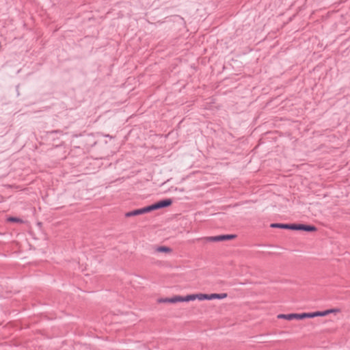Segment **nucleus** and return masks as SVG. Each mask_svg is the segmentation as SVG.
<instances>
[{
	"mask_svg": "<svg viewBox=\"0 0 350 350\" xmlns=\"http://www.w3.org/2000/svg\"><path fill=\"white\" fill-rule=\"evenodd\" d=\"M305 318H313L312 312L296 314V319H304Z\"/></svg>",
	"mask_w": 350,
	"mask_h": 350,
	"instance_id": "10",
	"label": "nucleus"
},
{
	"mask_svg": "<svg viewBox=\"0 0 350 350\" xmlns=\"http://www.w3.org/2000/svg\"><path fill=\"white\" fill-rule=\"evenodd\" d=\"M271 228H282V229H289L291 224H280V223H273L270 225Z\"/></svg>",
	"mask_w": 350,
	"mask_h": 350,
	"instance_id": "8",
	"label": "nucleus"
},
{
	"mask_svg": "<svg viewBox=\"0 0 350 350\" xmlns=\"http://www.w3.org/2000/svg\"><path fill=\"white\" fill-rule=\"evenodd\" d=\"M200 294L201 293H200V294H191V295H187L186 296H180V295H179V302L194 301L196 299H198L199 300H203V299L200 296Z\"/></svg>",
	"mask_w": 350,
	"mask_h": 350,
	"instance_id": "6",
	"label": "nucleus"
},
{
	"mask_svg": "<svg viewBox=\"0 0 350 350\" xmlns=\"http://www.w3.org/2000/svg\"><path fill=\"white\" fill-rule=\"evenodd\" d=\"M159 303H171L175 304L179 302V295H176L172 297L160 298L158 299Z\"/></svg>",
	"mask_w": 350,
	"mask_h": 350,
	"instance_id": "7",
	"label": "nucleus"
},
{
	"mask_svg": "<svg viewBox=\"0 0 350 350\" xmlns=\"http://www.w3.org/2000/svg\"><path fill=\"white\" fill-rule=\"evenodd\" d=\"M200 296L202 297L203 300H204V299L211 300L213 299H222L227 297V294L226 293H212L210 295L200 294Z\"/></svg>",
	"mask_w": 350,
	"mask_h": 350,
	"instance_id": "4",
	"label": "nucleus"
},
{
	"mask_svg": "<svg viewBox=\"0 0 350 350\" xmlns=\"http://www.w3.org/2000/svg\"><path fill=\"white\" fill-rule=\"evenodd\" d=\"M290 230L314 232L317 230V228L312 225L291 224Z\"/></svg>",
	"mask_w": 350,
	"mask_h": 350,
	"instance_id": "1",
	"label": "nucleus"
},
{
	"mask_svg": "<svg viewBox=\"0 0 350 350\" xmlns=\"http://www.w3.org/2000/svg\"><path fill=\"white\" fill-rule=\"evenodd\" d=\"M150 211H152L150 207V205H149V206H145L142 208L135 209L132 211L127 212L125 213V217H132V216H136V215L146 213H148Z\"/></svg>",
	"mask_w": 350,
	"mask_h": 350,
	"instance_id": "3",
	"label": "nucleus"
},
{
	"mask_svg": "<svg viewBox=\"0 0 350 350\" xmlns=\"http://www.w3.org/2000/svg\"><path fill=\"white\" fill-rule=\"evenodd\" d=\"M156 251L159 252H170L172 249L167 246H159L156 249Z\"/></svg>",
	"mask_w": 350,
	"mask_h": 350,
	"instance_id": "11",
	"label": "nucleus"
},
{
	"mask_svg": "<svg viewBox=\"0 0 350 350\" xmlns=\"http://www.w3.org/2000/svg\"><path fill=\"white\" fill-rule=\"evenodd\" d=\"M313 318L317 317H324L328 314V312L326 310L324 311H317L312 312Z\"/></svg>",
	"mask_w": 350,
	"mask_h": 350,
	"instance_id": "12",
	"label": "nucleus"
},
{
	"mask_svg": "<svg viewBox=\"0 0 350 350\" xmlns=\"http://www.w3.org/2000/svg\"><path fill=\"white\" fill-rule=\"evenodd\" d=\"M278 319H284L291 321V320L296 319V313H291V314H280L278 315Z\"/></svg>",
	"mask_w": 350,
	"mask_h": 350,
	"instance_id": "9",
	"label": "nucleus"
},
{
	"mask_svg": "<svg viewBox=\"0 0 350 350\" xmlns=\"http://www.w3.org/2000/svg\"><path fill=\"white\" fill-rule=\"evenodd\" d=\"M172 204V200L170 198L164 199L150 205L152 211L163 208L170 206Z\"/></svg>",
	"mask_w": 350,
	"mask_h": 350,
	"instance_id": "2",
	"label": "nucleus"
},
{
	"mask_svg": "<svg viewBox=\"0 0 350 350\" xmlns=\"http://www.w3.org/2000/svg\"><path fill=\"white\" fill-rule=\"evenodd\" d=\"M8 221H13V222H21L22 221V220L21 219H19L18 217H9Z\"/></svg>",
	"mask_w": 350,
	"mask_h": 350,
	"instance_id": "13",
	"label": "nucleus"
},
{
	"mask_svg": "<svg viewBox=\"0 0 350 350\" xmlns=\"http://www.w3.org/2000/svg\"><path fill=\"white\" fill-rule=\"evenodd\" d=\"M107 137H111L109 135H106Z\"/></svg>",
	"mask_w": 350,
	"mask_h": 350,
	"instance_id": "15",
	"label": "nucleus"
},
{
	"mask_svg": "<svg viewBox=\"0 0 350 350\" xmlns=\"http://www.w3.org/2000/svg\"><path fill=\"white\" fill-rule=\"evenodd\" d=\"M237 236L235 234H221L215 237H208V240L211 241H223L230 240L235 238Z\"/></svg>",
	"mask_w": 350,
	"mask_h": 350,
	"instance_id": "5",
	"label": "nucleus"
},
{
	"mask_svg": "<svg viewBox=\"0 0 350 350\" xmlns=\"http://www.w3.org/2000/svg\"><path fill=\"white\" fill-rule=\"evenodd\" d=\"M326 311L328 312V314H331V313L338 312H340V309H338V308H333V309L326 310Z\"/></svg>",
	"mask_w": 350,
	"mask_h": 350,
	"instance_id": "14",
	"label": "nucleus"
}]
</instances>
